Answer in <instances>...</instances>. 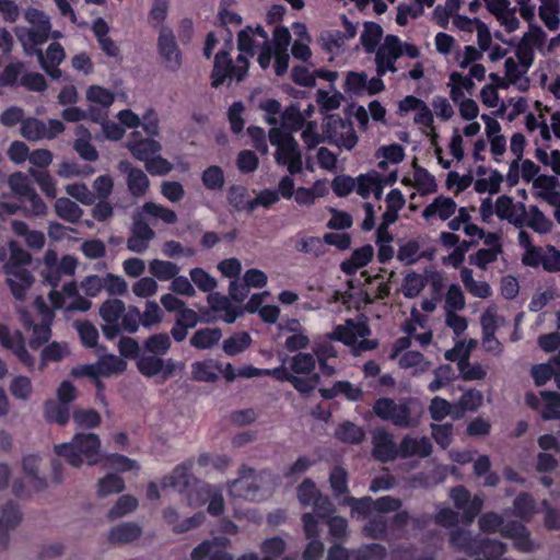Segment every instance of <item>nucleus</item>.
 I'll use <instances>...</instances> for the list:
<instances>
[{
    "label": "nucleus",
    "instance_id": "nucleus-1",
    "mask_svg": "<svg viewBox=\"0 0 560 560\" xmlns=\"http://www.w3.org/2000/svg\"><path fill=\"white\" fill-rule=\"evenodd\" d=\"M240 55L233 62L225 51L215 55L212 72V85L218 86L229 81H241L248 70V58L258 52V62L266 69L271 62V48L268 35L262 27H247L238 34Z\"/></svg>",
    "mask_w": 560,
    "mask_h": 560
},
{
    "label": "nucleus",
    "instance_id": "nucleus-2",
    "mask_svg": "<svg viewBox=\"0 0 560 560\" xmlns=\"http://www.w3.org/2000/svg\"><path fill=\"white\" fill-rule=\"evenodd\" d=\"M54 451L69 465L79 468L84 462L88 465L98 462L101 441L95 433H77L71 442L56 444Z\"/></svg>",
    "mask_w": 560,
    "mask_h": 560
},
{
    "label": "nucleus",
    "instance_id": "nucleus-3",
    "mask_svg": "<svg viewBox=\"0 0 560 560\" xmlns=\"http://www.w3.org/2000/svg\"><path fill=\"white\" fill-rule=\"evenodd\" d=\"M272 481L270 472L255 471L253 468L242 466L240 477L228 483L229 493L233 498L260 501L269 494Z\"/></svg>",
    "mask_w": 560,
    "mask_h": 560
},
{
    "label": "nucleus",
    "instance_id": "nucleus-4",
    "mask_svg": "<svg viewBox=\"0 0 560 560\" xmlns=\"http://www.w3.org/2000/svg\"><path fill=\"white\" fill-rule=\"evenodd\" d=\"M413 401L408 398L394 400L392 398H378L373 405V412L383 421H388L398 428H416L419 424L412 409Z\"/></svg>",
    "mask_w": 560,
    "mask_h": 560
},
{
    "label": "nucleus",
    "instance_id": "nucleus-5",
    "mask_svg": "<svg viewBox=\"0 0 560 560\" xmlns=\"http://www.w3.org/2000/svg\"><path fill=\"white\" fill-rule=\"evenodd\" d=\"M370 335L371 329L365 323L348 319L343 325H338L329 335V338L343 342L352 348L355 355H359L377 347L376 340L368 339Z\"/></svg>",
    "mask_w": 560,
    "mask_h": 560
},
{
    "label": "nucleus",
    "instance_id": "nucleus-6",
    "mask_svg": "<svg viewBox=\"0 0 560 560\" xmlns=\"http://www.w3.org/2000/svg\"><path fill=\"white\" fill-rule=\"evenodd\" d=\"M25 20L31 27H16L15 34L24 47L30 52L34 47L42 45L49 38L51 23L49 16L37 9H28L25 12Z\"/></svg>",
    "mask_w": 560,
    "mask_h": 560
},
{
    "label": "nucleus",
    "instance_id": "nucleus-7",
    "mask_svg": "<svg viewBox=\"0 0 560 560\" xmlns=\"http://www.w3.org/2000/svg\"><path fill=\"white\" fill-rule=\"evenodd\" d=\"M269 140L272 145L277 147L275 154L277 163L285 165L290 174L300 173L302 171V156L294 138L279 128H271Z\"/></svg>",
    "mask_w": 560,
    "mask_h": 560
},
{
    "label": "nucleus",
    "instance_id": "nucleus-8",
    "mask_svg": "<svg viewBox=\"0 0 560 560\" xmlns=\"http://www.w3.org/2000/svg\"><path fill=\"white\" fill-rule=\"evenodd\" d=\"M479 528L485 533L499 532L502 536L515 539L516 547L522 551L530 550V541L528 533L525 527L520 523H510L503 525V518L494 513L487 512L479 518Z\"/></svg>",
    "mask_w": 560,
    "mask_h": 560
},
{
    "label": "nucleus",
    "instance_id": "nucleus-9",
    "mask_svg": "<svg viewBox=\"0 0 560 560\" xmlns=\"http://www.w3.org/2000/svg\"><path fill=\"white\" fill-rule=\"evenodd\" d=\"M323 135L332 144L351 150L358 142L352 124L338 115L329 114L324 118Z\"/></svg>",
    "mask_w": 560,
    "mask_h": 560
},
{
    "label": "nucleus",
    "instance_id": "nucleus-10",
    "mask_svg": "<svg viewBox=\"0 0 560 560\" xmlns=\"http://www.w3.org/2000/svg\"><path fill=\"white\" fill-rule=\"evenodd\" d=\"M3 272L12 296L16 301H24L35 282L34 275L28 269L13 264H4Z\"/></svg>",
    "mask_w": 560,
    "mask_h": 560
},
{
    "label": "nucleus",
    "instance_id": "nucleus-11",
    "mask_svg": "<svg viewBox=\"0 0 560 560\" xmlns=\"http://www.w3.org/2000/svg\"><path fill=\"white\" fill-rule=\"evenodd\" d=\"M345 32L328 30L322 32L319 43L323 49L331 55H338L343 50L346 43L357 35L358 23L351 22L346 15L341 18Z\"/></svg>",
    "mask_w": 560,
    "mask_h": 560
},
{
    "label": "nucleus",
    "instance_id": "nucleus-12",
    "mask_svg": "<svg viewBox=\"0 0 560 560\" xmlns=\"http://www.w3.org/2000/svg\"><path fill=\"white\" fill-rule=\"evenodd\" d=\"M155 232L149 225V222H143L140 214L131 217L130 235L127 238V248L136 254H143L150 247V243L154 240Z\"/></svg>",
    "mask_w": 560,
    "mask_h": 560
},
{
    "label": "nucleus",
    "instance_id": "nucleus-13",
    "mask_svg": "<svg viewBox=\"0 0 560 560\" xmlns=\"http://www.w3.org/2000/svg\"><path fill=\"white\" fill-rule=\"evenodd\" d=\"M399 38L395 35H387L384 42L375 49V63L378 77L387 72H395V62L399 58Z\"/></svg>",
    "mask_w": 560,
    "mask_h": 560
},
{
    "label": "nucleus",
    "instance_id": "nucleus-14",
    "mask_svg": "<svg viewBox=\"0 0 560 560\" xmlns=\"http://www.w3.org/2000/svg\"><path fill=\"white\" fill-rule=\"evenodd\" d=\"M447 88L450 89L451 100L456 105H476L472 100L476 85L469 77L453 71L448 77Z\"/></svg>",
    "mask_w": 560,
    "mask_h": 560
},
{
    "label": "nucleus",
    "instance_id": "nucleus-15",
    "mask_svg": "<svg viewBox=\"0 0 560 560\" xmlns=\"http://www.w3.org/2000/svg\"><path fill=\"white\" fill-rule=\"evenodd\" d=\"M117 170L126 175V185L129 194L135 198H142L150 188V179L144 171L133 166L129 161L122 160Z\"/></svg>",
    "mask_w": 560,
    "mask_h": 560
},
{
    "label": "nucleus",
    "instance_id": "nucleus-16",
    "mask_svg": "<svg viewBox=\"0 0 560 560\" xmlns=\"http://www.w3.org/2000/svg\"><path fill=\"white\" fill-rule=\"evenodd\" d=\"M372 456L381 462H392L399 456V446L396 445L392 433L385 429H375L372 432Z\"/></svg>",
    "mask_w": 560,
    "mask_h": 560
},
{
    "label": "nucleus",
    "instance_id": "nucleus-17",
    "mask_svg": "<svg viewBox=\"0 0 560 560\" xmlns=\"http://www.w3.org/2000/svg\"><path fill=\"white\" fill-rule=\"evenodd\" d=\"M450 495L456 509L463 512V518L467 524H471L475 517L480 513L483 500L479 495L471 498L468 490L458 486L450 491Z\"/></svg>",
    "mask_w": 560,
    "mask_h": 560
},
{
    "label": "nucleus",
    "instance_id": "nucleus-18",
    "mask_svg": "<svg viewBox=\"0 0 560 560\" xmlns=\"http://www.w3.org/2000/svg\"><path fill=\"white\" fill-rule=\"evenodd\" d=\"M159 54L166 69L176 71L182 65V55L172 30L161 27L158 39Z\"/></svg>",
    "mask_w": 560,
    "mask_h": 560
},
{
    "label": "nucleus",
    "instance_id": "nucleus-19",
    "mask_svg": "<svg viewBox=\"0 0 560 560\" xmlns=\"http://www.w3.org/2000/svg\"><path fill=\"white\" fill-rule=\"evenodd\" d=\"M533 22L534 21L528 22V31L523 34L515 49H517L521 55L534 61L535 50L546 55L545 43L547 40V34L539 25Z\"/></svg>",
    "mask_w": 560,
    "mask_h": 560
},
{
    "label": "nucleus",
    "instance_id": "nucleus-20",
    "mask_svg": "<svg viewBox=\"0 0 560 560\" xmlns=\"http://www.w3.org/2000/svg\"><path fill=\"white\" fill-rule=\"evenodd\" d=\"M291 35L288 28L278 27L273 32L271 48V59H275V71L278 75L283 74L289 67L290 56L288 47L290 45Z\"/></svg>",
    "mask_w": 560,
    "mask_h": 560
},
{
    "label": "nucleus",
    "instance_id": "nucleus-21",
    "mask_svg": "<svg viewBox=\"0 0 560 560\" xmlns=\"http://www.w3.org/2000/svg\"><path fill=\"white\" fill-rule=\"evenodd\" d=\"M133 214H140L143 222H149V225H156L162 222L167 225L175 224L178 220L177 214L160 203L147 201L141 207L137 208Z\"/></svg>",
    "mask_w": 560,
    "mask_h": 560
},
{
    "label": "nucleus",
    "instance_id": "nucleus-22",
    "mask_svg": "<svg viewBox=\"0 0 560 560\" xmlns=\"http://www.w3.org/2000/svg\"><path fill=\"white\" fill-rule=\"evenodd\" d=\"M345 86L348 92L357 95H374L385 88L381 77L369 79L363 72H349Z\"/></svg>",
    "mask_w": 560,
    "mask_h": 560
},
{
    "label": "nucleus",
    "instance_id": "nucleus-23",
    "mask_svg": "<svg viewBox=\"0 0 560 560\" xmlns=\"http://www.w3.org/2000/svg\"><path fill=\"white\" fill-rule=\"evenodd\" d=\"M192 462L187 460L177 465L170 475H166L161 480L163 488H174L183 494H186L191 485L197 479L190 474Z\"/></svg>",
    "mask_w": 560,
    "mask_h": 560
},
{
    "label": "nucleus",
    "instance_id": "nucleus-24",
    "mask_svg": "<svg viewBox=\"0 0 560 560\" xmlns=\"http://www.w3.org/2000/svg\"><path fill=\"white\" fill-rule=\"evenodd\" d=\"M526 208L524 203H515L509 196H500L495 201V214L501 220L522 228L525 223Z\"/></svg>",
    "mask_w": 560,
    "mask_h": 560
},
{
    "label": "nucleus",
    "instance_id": "nucleus-25",
    "mask_svg": "<svg viewBox=\"0 0 560 560\" xmlns=\"http://www.w3.org/2000/svg\"><path fill=\"white\" fill-rule=\"evenodd\" d=\"M456 210L457 203L451 197L440 195L422 210V218L427 222L434 219L447 221L456 213Z\"/></svg>",
    "mask_w": 560,
    "mask_h": 560
},
{
    "label": "nucleus",
    "instance_id": "nucleus-26",
    "mask_svg": "<svg viewBox=\"0 0 560 560\" xmlns=\"http://www.w3.org/2000/svg\"><path fill=\"white\" fill-rule=\"evenodd\" d=\"M88 102L96 105H112L113 103H126L128 96L126 92L118 86L106 89L101 85H91L85 93Z\"/></svg>",
    "mask_w": 560,
    "mask_h": 560
},
{
    "label": "nucleus",
    "instance_id": "nucleus-27",
    "mask_svg": "<svg viewBox=\"0 0 560 560\" xmlns=\"http://www.w3.org/2000/svg\"><path fill=\"white\" fill-rule=\"evenodd\" d=\"M138 371L145 377H153L158 374L166 371L167 374L172 373V360L165 362L162 357L147 353L141 350V354L139 355L137 362Z\"/></svg>",
    "mask_w": 560,
    "mask_h": 560
},
{
    "label": "nucleus",
    "instance_id": "nucleus-28",
    "mask_svg": "<svg viewBox=\"0 0 560 560\" xmlns=\"http://www.w3.org/2000/svg\"><path fill=\"white\" fill-rule=\"evenodd\" d=\"M558 180L553 176L539 175L533 182L535 196L547 201L556 209L560 207V192L556 190Z\"/></svg>",
    "mask_w": 560,
    "mask_h": 560
},
{
    "label": "nucleus",
    "instance_id": "nucleus-29",
    "mask_svg": "<svg viewBox=\"0 0 560 560\" xmlns=\"http://www.w3.org/2000/svg\"><path fill=\"white\" fill-rule=\"evenodd\" d=\"M66 54L63 47L59 43H51L46 52H39L38 60L42 68L54 79H58L61 75V71L58 66L65 59Z\"/></svg>",
    "mask_w": 560,
    "mask_h": 560
},
{
    "label": "nucleus",
    "instance_id": "nucleus-30",
    "mask_svg": "<svg viewBox=\"0 0 560 560\" xmlns=\"http://www.w3.org/2000/svg\"><path fill=\"white\" fill-rule=\"evenodd\" d=\"M533 62L532 59L521 55L515 49L514 55L508 57L504 61L505 77L503 79L506 83H516L527 73Z\"/></svg>",
    "mask_w": 560,
    "mask_h": 560
},
{
    "label": "nucleus",
    "instance_id": "nucleus-31",
    "mask_svg": "<svg viewBox=\"0 0 560 560\" xmlns=\"http://www.w3.org/2000/svg\"><path fill=\"white\" fill-rule=\"evenodd\" d=\"M432 452V444L427 436L413 438L406 435L399 444V456L402 458L419 456L428 457Z\"/></svg>",
    "mask_w": 560,
    "mask_h": 560
},
{
    "label": "nucleus",
    "instance_id": "nucleus-32",
    "mask_svg": "<svg viewBox=\"0 0 560 560\" xmlns=\"http://www.w3.org/2000/svg\"><path fill=\"white\" fill-rule=\"evenodd\" d=\"M142 534V528L137 523L125 522L114 526L109 530L108 539L112 544H129L138 539Z\"/></svg>",
    "mask_w": 560,
    "mask_h": 560
},
{
    "label": "nucleus",
    "instance_id": "nucleus-33",
    "mask_svg": "<svg viewBox=\"0 0 560 560\" xmlns=\"http://www.w3.org/2000/svg\"><path fill=\"white\" fill-rule=\"evenodd\" d=\"M374 256V248L372 245H364L357 248L347 260L342 261L340 269L346 275H353L359 269L366 266Z\"/></svg>",
    "mask_w": 560,
    "mask_h": 560
},
{
    "label": "nucleus",
    "instance_id": "nucleus-34",
    "mask_svg": "<svg viewBox=\"0 0 560 560\" xmlns=\"http://www.w3.org/2000/svg\"><path fill=\"white\" fill-rule=\"evenodd\" d=\"M538 16L548 31H558L560 27L559 0H541L538 7Z\"/></svg>",
    "mask_w": 560,
    "mask_h": 560
},
{
    "label": "nucleus",
    "instance_id": "nucleus-35",
    "mask_svg": "<svg viewBox=\"0 0 560 560\" xmlns=\"http://www.w3.org/2000/svg\"><path fill=\"white\" fill-rule=\"evenodd\" d=\"M450 544L453 548L464 551L470 556L479 553L480 540L472 537L466 529L456 528L451 532Z\"/></svg>",
    "mask_w": 560,
    "mask_h": 560
},
{
    "label": "nucleus",
    "instance_id": "nucleus-36",
    "mask_svg": "<svg viewBox=\"0 0 560 560\" xmlns=\"http://www.w3.org/2000/svg\"><path fill=\"white\" fill-rule=\"evenodd\" d=\"M126 148L135 159L143 163L161 151V144L153 139L129 140Z\"/></svg>",
    "mask_w": 560,
    "mask_h": 560
},
{
    "label": "nucleus",
    "instance_id": "nucleus-37",
    "mask_svg": "<svg viewBox=\"0 0 560 560\" xmlns=\"http://www.w3.org/2000/svg\"><path fill=\"white\" fill-rule=\"evenodd\" d=\"M96 353L98 355L97 363L102 376L108 377L114 374L122 373L126 370L127 363L115 354L105 353L104 347H98Z\"/></svg>",
    "mask_w": 560,
    "mask_h": 560
},
{
    "label": "nucleus",
    "instance_id": "nucleus-38",
    "mask_svg": "<svg viewBox=\"0 0 560 560\" xmlns=\"http://www.w3.org/2000/svg\"><path fill=\"white\" fill-rule=\"evenodd\" d=\"M398 365L401 369H411L413 375H420L429 371L432 364L419 351L410 350L399 355Z\"/></svg>",
    "mask_w": 560,
    "mask_h": 560
},
{
    "label": "nucleus",
    "instance_id": "nucleus-39",
    "mask_svg": "<svg viewBox=\"0 0 560 560\" xmlns=\"http://www.w3.org/2000/svg\"><path fill=\"white\" fill-rule=\"evenodd\" d=\"M11 225L13 232L22 236L30 248L40 250L44 247L45 235L42 232L30 230L27 224L20 220L12 221Z\"/></svg>",
    "mask_w": 560,
    "mask_h": 560
},
{
    "label": "nucleus",
    "instance_id": "nucleus-40",
    "mask_svg": "<svg viewBox=\"0 0 560 560\" xmlns=\"http://www.w3.org/2000/svg\"><path fill=\"white\" fill-rule=\"evenodd\" d=\"M54 209L60 219L69 223L78 222L83 214V210L79 205L67 197L56 198Z\"/></svg>",
    "mask_w": 560,
    "mask_h": 560
},
{
    "label": "nucleus",
    "instance_id": "nucleus-41",
    "mask_svg": "<svg viewBox=\"0 0 560 560\" xmlns=\"http://www.w3.org/2000/svg\"><path fill=\"white\" fill-rule=\"evenodd\" d=\"M221 337L222 331L219 328H201L194 332L189 342L196 349L206 350L218 345Z\"/></svg>",
    "mask_w": 560,
    "mask_h": 560
},
{
    "label": "nucleus",
    "instance_id": "nucleus-42",
    "mask_svg": "<svg viewBox=\"0 0 560 560\" xmlns=\"http://www.w3.org/2000/svg\"><path fill=\"white\" fill-rule=\"evenodd\" d=\"M21 516L18 509L10 504L5 506L0 515V548L7 546L9 540V530L20 523Z\"/></svg>",
    "mask_w": 560,
    "mask_h": 560
},
{
    "label": "nucleus",
    "instance_id": "nucleus-43",
    "mask_svg": "<svg viewBox=\"0 0 560 560\" xmlns=\"http://www.w3.org/2000/svg\"><path fill=\"white\" fill-rule=\"evenodd\" d=\"M179 271V266L170 260L153 259L149 264V272L156 281L172 280Z\"/></svg>",
    "mask_w": 560,
    "mask_h": 560
},
{
    "label": "nucleus",
    "instance_id": "nucleus-44",
    "mask_svg": "<svg viewBox=\"0 0 560 560\" xmlns=\"http://www.w3.org/2000/svg\"><path fill=\"white\" fill-rule=\"evenodd\" d=\"M172 347L171 337L167 334L160 332L149 336L142 343L141 350L147 353L165 355Z\"/></svg>",
    "mask_w": 560,
    "mask_h": 560
},
{
    "label": "nucleus",
    "instance_id": "nucleus-45",
    "mask_svg": "<svg viewBox=\"0 0 560 560\" xmlns=\"http://www.w3.org/2000/svg\"><path fill=\"white\" fill-rule=\"evenodd\" d=\"M383 36L382 27L374 22H365L362 34L360 36V43L363 46L365 52L372 54L380 46V40Z\"/></svg>",
    "mask_w": 560,
    "mask_h": 560
},
{
    "label": "nucleus",
    "instance_id": "nucleus-46",
    "mask_svg": "<svg viewBox=\"0 0 560 560\" xmlns=\"http://www.w3.org/2000/svg\"><path fill=\"white\" fill-rule=\"evenodd\" d=\"M490 83L485 85L480 92L483 105H497L500 90L508 89L509 84L503 78L495 73L489 75Z\"/></svg>",
    "mask_w": 560,
    "mask_h": 560
},
{
    "label": "nucleus",
    "instance_id": "nucleus-47",
    "mask_svg": "<svg viewBox=\"0 0 560 560\" xmlns=\"http://www.w3.org/2000/svg\"><path fill=\"white\" fill-rule=\"evenodd\" d=\"M289 369L295 375H308L316 365V360L312 353L299 352L287 360Z\"/></svg>",
    "mask_w": 560,
    "mask_h": 560
},
{
    "label": "nucleus",
    "instance_id": "nucleus-48",
    "mask_svg": "<svg viewBox=\"0 0 560 560\" xmlns=\"http://www.w3.org/2000/svg\"><path fill=\"white\" fill-rule=\"evenodd\" d=\"M214 490V487L205 483L199 479H196L195 482L191 485L190 489L185 494L187 499V504L190 506H199L205 504L209 500Z\"/></svg>",
    "mask_w": 560,
    "mask_h": 560
},
{
    "label": "nucleus",
    "instance_id": "nucleus-49",
    "mask_svg": "<svg viewBox=\"0 0 560 560\" xmlns=\"http://www.w3.org/2000/svg\"><path fill=\"white\" fill-rule=\"evenodd\" d=\"M458 370L464 381H481L486 378L488 369L482 364L475 362L471 363L469 358H460L458 360Z\"/></svg>",
    "mask_w": 560,
    "mask_h": 560
},
{
    "label": "nucleus",
    "instance_id": "nucleus-50",
    "mask_svg": "<svg viewBox=\"0 0 560 560\" xmlns=\"http://www.w3.org/2000/svg\"><path fill=\"white\" fill-rule=\"evenodd\" d=\"M326 194V188L320 182H316L312 187H299L294 198L300 206L311 207L315 200Z\"/></svg>",
    "mask_w": 560,
    "mask_h": 560
},
{
    "label": "nucleus",
    "instance_id": "nucleus-51",
    "mask_svg": "<svg viewBox=\"0 0 560 560\" xmlns=\"http://www.w3.org/2000/svg\"><path fill=\"white\" fill-rule=\"evenodd\" d=\"M502 253V246L492 248H480L468 258L469 264L486 270L488 266L498 260V256Z\"/></svg>",
    "mask_w": 560,
    "mask_h": 560
},
{
    "label": "nucleus",
    "instance_id": "nucleus-52",
    "mask_svg": "<svg viewBox=\"0 0 560 560\" xmlns=\"http://www.w3.org/2000/svg\"><path fill=\"white\" fill-rule=\"evenodd\" d=\"M252 343L250 336L245 331H240L223 341V351L228 355H236L245 351Z\"/></svg>",
    "mask_w": 560,
    "mask_h": 560
},
{
    "label": "nucleus",
    "instance_id": "nucleus-53",
    "mask_svg": "<svg viewBox=\"0 0 560 560\" xmlns=\"http://www.w3.org/2000/svg\"><path fill=\"white\" fill-rule=\"evenodd\" d=\"M336 436L345 443L359 444L364 440L365 432L360 425L345 422L337 428Z\"/></svg>",
    "mask_w": 560,
    "mask_h": 560
},
{
    "label": "nucleus",
    "instance_id": "nucleus-54",
    "mask_svg": "<svg viewBox=\"0 0 560 560\" xmlns=\"http://www.w3.org/2000/svg\"><path fill=\"white\" fill-rule=\"evenodd\" d=\"M427 279L417 272H409L402 281L401 291L408 299L417 298L425 288Z\"/></svg>",
    "mask_w": 560,
    "mask_h": 560
},
{
    "label": "nucleus",
    "instance_id": "nucleus-55",
    "mask_svg": "<svg viewBox=\"0 0 560 560\" xmlns=\"http://www.w3.org/2000/svg\"><path fill=\"white\" fill-rule=\"evenodd\" d=\"M126 311L125 303L121 300H107L100 307V315L107 324H116Z\"/></svg>",
    "mask_w": 560,
    "mask_h": 560
},
{
    "label": "nucleus",
    "instance_id": "nucleus-56",
    "mask_svg": "<svg viewBox=\"0 0 560 560\" xmlns=\"http://www.w3.org/2000/svg\"><path fill=\"white\" fill-rule=\"evenodd\" d=\"M44 416L48 422L65 425L70 418V412L68 406L58 401H47L45 404Z\"/></svg>",
    "mask_w": 560,
    "mask_h": 560
},
{
    "label": "nucleus",
    "instance_id": "nucleus-57",
    "mask_svg": "<svg viewBox=\"0 0 560 560\" xmlns=\"http://www.w3.org/2000/svg\"><path fill=\"white\" fill-rule=\"evenodd\" d=\"M466 306V300L458 284H451L445 293L444 312H459Z\"/></svg>",
    "mask_w": 560,
    "mask_h": 560
},
{
    "label": "nucleus",
    "instance_id": "nucleus-58",
    "mask_svg": "<svg viewBox=\"0 0 560 560\" xmlns=\"http://www.w3.org/2000/svg\"><path fill=\"white\" fill-rule=\"evenodd\" d=\"M28 174L34 178L46 197L51 199L57 198L58 189L56 186V180L50 176L49 173L30 168Z\"/></svg>",
    "mask_w": 560,
    "mask_h": 560
},
{
    "label": "nucleus",
    "instance_id": "nucleus-59",
    "mask_svg": "<svg viewBox=\"0 0 560 560\" xmlns=\"http://www.w3.org/2000/svg\"><path fill=\"white\" fill-rule=\"evenodd\" d=\"M124 488V480L119 476L108 474L98 480L96 493L100 498H104L114 493H119Z\"/></svg>",
    "mask_w": 560,
    "mask_h": 560
},
{
    "label": "nucleus",
    "instance_id": "nucleus-60",
    "mask_svg": "<svg viewBox=\"0 0 560 560\" xmlns=\"http://www.w3.org/2000/svg\"><path fill=\"white\" fill-rule=\"evenodd\" d=\"M534 231L544 234L550 231L551 222L545 214L535 206H532L528 212L525 213V223Z\"/></svg>",
    "mask_w": 560,
    "mask_h": 560
},
{
    "label": "nucleus",
    "instance_id": "nucleus-61",
    "mask_svg": "<svg viewBox=\"0 0 560 560\" xmlns=\"http://www.w3.org/2000/svg\"><path fill=\"white\" fill-rule=\"evenodd\" d=\"M219 368L212 361L195 362L191 364L192 378L198 382H214Z\"/></svg>",
    "mask_w": 560,
    "mask_h": 560
},
{
    "label": "nucleus",
    "instance_id": "nucleus-62",
    "mask_svg": "<svg viewBox=\"0 0 560 560\" xmlns=\"http://www.w3.org/2000/svg\"><path fill=\"white\" fill-rule=\"evenodd\" d=\"M505 319L497 314L495 307H488L480 317L482 336L495 335L500 326L504 325Z\"/></svg>",
    "mask_w": 560,
    "mask_h": 560
},
{
    "label": "nucleus",
    "instance_id": "nucleus-63",
    "mask_svg": "<svg viewBox=\"0 0 560 560\" xmlns=\"http://www.w3.org/2000/svg\"><path fill=\"white\" fill-rule=\"evenodd\" d=\"M68 196L72 197L77 201L85 206H92L95 203V195L84 183L68 184L65 187Z\"/></svg>",
    "mask_w": 560,
    "mask_h": 560
},
{
    "label": "nucleus",
    "instance_id": "nucleus-64",
    "mask_svg": "<svg viewBox=\"0 0 560 560\" xmlns=\"http://www.w3.org/2000/svg\"><path fill=\"white\" fill-rule=\"evenodd\" d=\"M385 556V549L378 544L364 546L358 550L351 551V560H382Z\"/></svg>",
    "mask_w": 560,
    "mask_h": 560
}]
</instances>
